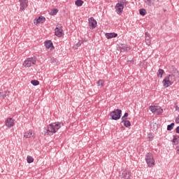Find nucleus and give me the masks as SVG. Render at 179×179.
Masks as SVG:
<instances>
[{
    "label": "nucleus",
    "instance_id": "1",
    "mask_svg": "<svg viewBox=\"0 0 179 179\" xmlns=\"http://www.w3.org/2000/svg\"><path fill=\"white\" fill-rule=\"evenodd\" d=\"M61 127H64V123L62 122H52L45 127L43 131L44 135H49L51 136L52 135H54V134H56V132H58V130L61 129Z\"/></svg>",
    "mask_w": 179,
    "mask_h": 179
},
{
    "label": "nucleus",
    "instance_id": "2",
    "mask_svg": "<svg viewBox=\"0 0 179 179\" xmlns=\"http://www.w3.org/2000/svg\"><path fill=\"white\" fill-rule=\"evenodd\" d=\"M36 64H37V57L34 56V57L27 58L24 61L22 64V66H24V68H31V66H33L34 65H36Z\"/></svg>",
    "mask_w": 179,
    "mask_h": 179
},
{
    "label": "nucleus",
    "instance_id": "3",
    "mask_svg": "<svg viewBox=\"0 0 179 179\" xmlns=\"http://www.w3.org/2000/svg\"><path fill=\"white\" fill-rule=\"evenodd\" d=\"M145 160L146 162L147 166L148 167L152 168L155 166V157H153V154L152 152H147L145 156Z\"/></svg>",
    "mask_w": 179,
    "mask_h": 179
},
{
    "label": "nucleus",
    "instance_id": "4",
    "mask_svg": "<svg viewBox=\"0 0 179 179\" xmlns=\"http://www.w3.org/2000/svg\"><path fill=\"white\" fill-rule=\"evenodd\" d=\"M121 115H122V110H121V109L115 110L110 113V116L111 117L112 120L115 121L120 120V118H121Z\"/></svg>",
    "mask_w": 179,
    "mask_h": 179
},
{
    "label": "nucleus",
    "instance_id": "5",
    "mask_svg": "<svg viewBox=\"0 0 179 179\" xmlns=\"http://www.w3.org/2000/svg\"><path fill=\"white\" fill-rule=\"evenodd\" d=\"M149 109L152 114H155L156 115H162L163 114V108L160 106H151Z\"/></svg>",
    "mask_w": 179,
    "mask_h": 179
},
{
    "label": "nucleus",
    "instance_id": "6",
    "mask_svg": "<svg viewBox=\"0 0 179 179\" xmlns=\"http://www.w3.org/2000/svg\"><path fill=\"white\" fill-rule=\"evenodd\" d=\"M20 2V12L24 10L27 6H29V0H18Z\"/></svg>",
    "mask_w": 179,
    "mask_h": 179
},
{
    "label": "nucleus",
    "instance_id": "7",
    "mask_svg": "<svg viewBox=\"0 0 179 179\" xmlns=\"http://www.w3.org/2000/svg\"><path fill=\"white\" fill-rule=\"evenodd\" d=\"M62 24H57L55 31V36H57V37H62Z\"/></svg>",
    "mask_w": 179,
    "mask_h": 179
},
{
    "label": "nucleus",
    "instance_id": "8",
    "mask_svg": "<svg viewBox=\"0 0 179 179\" xmlns=\"http://www.w3.org/2000/svg\"><path fill=\"white\" fill-rule=\"evenodd\" d=\"M5 125L7 128H12L15 127V120L12 117H8L5 121Z\"/></svg>",
    "mask_w": 179,
    "mask_h": 179
},
{
    "label": "nucleus",
    "instance_id": "9",
    "mask_svg": "<svg viewBox=\"0 0 179 179\" xmlns=\"http://www.w3.org/2000/svg\"><path fill=\"white\" fill-rule=\"evenodd\" d=\"M89 26H90V29H96V26H97V21H96V20H94V17H91L89 19Z\"/></svg>",
    "mask_w": 179,
    "mask_h": 179
},
{
    "label": "nucleus",
    "instance_id": "10",
    "mask_svg": "<svg viewBox=\"0 0 179 179\" xmlns=\"http://www.w3.org/2000/svg\"><path fill=\"white\" fill-rule=\"evenodd\" d=\"M124 6L122 4H120V3H117L115 8V10L116 13H117V15H121L122 13V12H124Z\"/></svg>",
    "mask_w": 179,
    "mask_h": 179
},
{
    "label": "nucleus",
    "instance_id": "11",
    "mask_svg": "<svg viewBox=\"0 0 179 179\" xmlns=\"http://www.w3.org/2000/svg\"><path fill=\"white\" fill-rule=\"evenodd\" d=\"M163 83V86H164V87H169V86H171V85H173L171 82V80L169 79V77L166 76L164 78V79L162 81Z\"/></svg>",
    "mask_w": 179,
    "mask_h": 179
},
{
    "label": "nucleus",
    "instance_id": "12",
    "mask_svg": "<svg viewBox=\"0 0 179 179\" xmlns=\"http://www.w3.org/2000/svg\"><path fill=\"white\" fill-rule=\"evenodd\" d=\"M120 48L121 52H127V51H129L131 50V46L122 44Z\"/></svg>",
    "mask_w": 179,
    "mask_h": 179
},
{
    "label": "nucleus",
    "instance_id": "13",
    "mask_svg": "<svg viewBox=\"0 0 179 179\" xmlns=\"http://www.w3.org/2000/svg\"><path fill=\"white\" fill-rule=\"evenodd\" d=\"M106 38H108V40H110V38H115V37H117V36H118V34L117 33H106L105 34Z\"/></svg>",
    "mask_w": 179,
    "mask_h": 179
},
{
    "label": "nucleus",
    "instance_id": "14",
    "mask_svg": "<svg viewBox=\"0 0 179 179\" xmlns=\"http://www.w3.org/2000/svg\"><path fill=\"white\" fill-rule=\"evenodd\" d=\"M122 178H123V179H131V171H124V172H122Z\"/></svg>",
    "mask_w": 179,
    "mask_h": 179
},
{
    "label": "nucleus",
    "instance_id": "15",
    "mask_svg": "<svg viewBox=\"0 0 179 179\" xmlns=\"http://www.w3.org/2000/svg\"><path fill=\"white\" fill-rule=\"evenodd\" d=\"M45 46L46 47V48L49 49V48H54V45L52 44V41H48L45 42Z\"/></svg>",
    "mask_w": 179,
    "mask_h": 179
},
{
    "label": "nucleus",
    "instance_id": "16",
    "mask_svg": "<svg viewBox=\"0 0 179 179\" xmlns=\"http://www.w3.org/2000/svg\"><path fill=\"white\" fill-rule=\"evenodd\" d=\"M167 78H169V80L171 82V83H174L176 82V76L174 74H169L166 76Z\"/></svg>",
    "mask_w": 179,
    "mask_h": 179
},
{
    "label": "nucleus",
    "instance_id": "17",
    "mask_svg": "<svg viewBox=\"0 0 179 179\" xmlns=\"http://www.w3.org/2000/svg\"><path fill=\"white\" fill-rule=\"evenodd\" d=\"M173 138L172 140L173 144V145H178L179 144V136H173Z\"/></svg>",
    "mask_w": 179,
    "mask_h": 179
},
{
    "label": "nucleus",
    "instance_id": "18",
    "mask_svg": "<svg viewBox=\"0 0 179 179\" xmlns=\"http://www.w3.org/2000/svg\"><path fill=\"white\" fill-rule=\"evenodd\" d=\"M122 122L124 123V126L126 127V128H129V127H131V122H129V120H122Z\"/></svg>",
    "mask_w": 179,
    "mask_h": 179
},
{
    "label": "nucleus",
    "instance_id": "19",
    "mask_svg": "<svg viewBox=\"0 0 179 179\" xmlns=\"http://www.w3.org/2000/svg\"><path fill=\"white\" fill-rule=\"evenodd\" d=\"M145 3L146 5H148V6H152L155 3V0H143Z\"/></svg>",
    "mask_w": 179,
    "mask_h": 179
},
{
    "label": "nucleus",
    "instance_id": "20",
    "mask_svg": "<svg viewBox=\"0 0 179 179\" xmlns=\"http://www.w3.org/2000/svg\"><path fill=\"white\" fill-rule=\"evenodd\" d=\"M164 73V70L159 69L157 71L158 78H163V74Z\"/></svg>",
    "mask_w": 179,
    "mask_h": 179
},
{
    "label": "nucleus",
    "instance_id": "21",
    "mask_svg": "<svg viewBox=\"0 0 179 179\" xmlns=\"http://www.w3.org/2000/svg\"><path fill=\"white\" fill-rule=\"evenodd\" d=\"M139 13L141 16H145V15L148 13V11H146V9L145 8H141L139 10Z\"/></svg>",
    "mask_w": 179,
    "mask_h": 179
},
{
    "label": "nucleus",
    "instance_id": "22",
    "mask_svg": "<svg viewBox=\"0 0 179 179\" xmlns=\"http://www.w3.org/2000/svg\"><path fill=\"white\" fill-rule=\"evenodd\" d=\"M31 135H33V131H29L24 133V138H31Z\"/></svg>",
    "mask_w": 179,
    "mask_h": 179
},
{
    "label": "nucleus",
    "instance_id": "23",
    "mask_svg": "<svg viewBox=\"0 0 179 179\" xmlns=\"http://www.w3.org/2000/svg\"><path fill=\"white\" fill-rule=\"evenodd\" d=\"M36 22L38 23H44V22H45V17H43V16H40L38 17V18L37 19Z\"/></svg>",
    "mask_w": 179,
    "mask_h": 179
},
{
    "label": "nucleus",
    "instance_id": "24",
    "mask_svg": "<svg viewBox=\"0 0 179 179\" xmlns=\"http://www.w3.org/2000/svg\"><path fill=\"white\" fill-rule=\"evenodd\" d=\"M31 83L33 86H38V85H40V81L37 80H31Z\"/></svg>",
    "mask_w": 179,
    "mask_h": 179
},
{
    "label": "nucleus",
    "instance_id": "25",
    "mask_svg": "<svg viewBox=\"0 0 179 179\" xmlns=\"http://www.w3.org/2000/svg\"><path fill=\"white\" fill-rule=\"evenodd\" d=\"M97 86H101V87H104V80H99L97 82Z\"/></svg>",
    "mask_w": 179,
    "mask_h": 179
},
{
    "label": "nucleus",
    "instance_id": "26",
    "mask_svg": "<svg viewBox=\"0 0 179 179\" xmlns=\"http://www.w3.org/2000/svg\"><path fill=\"white\" fill-rule=\"evenodd\" d=\"M84 2L82 0H77L75 2V4L76 5V6H82V5H83Z\"/></svg>",
    "mask_w": 179,
    "mask_h": 179
},
{
    "label": "nucleus",
    "instance_id": "27",
    "mask_svg": "<svg viewBox=\"0 0 179 179\" xmlns=\"http://www.w3.org/2000/svg\"><path fill=\"white\" fill-rule=\"evenodd\" d=\"M57 13H58V9H57V8H54L53 10H52L50 11V15L52 16H55V15H57Z\"/></svg>",
    "mask_w": 179,
    "mask_h": 179
},
{
    "label": "nucleus",
    "instance_id": "28",
    "mask_svg": "<svg viewBox=\"0 0 179 179\" xmlns=\"http://www.w3.org/2000/svg\"><path fill=\"white\" fill-rule=\"evenodd\" d=\"M27 163H33V162H34V158H33L31 156H28L27 157Z\"/></svg>",
    "mask_w": 179,
    "mask_h": 179
},
{
    "label": "nucleus",
    "instance_id": "29",
    "mask_svg": "<svg viewBox=\"0 0 179 179\" xmlns=\"http://www.w3.org/2000/svg\"><path fill=\"white\" fill-rule=\"evenodd\" d=\"M117 2H119L120 5H122L123 6H125L127 5V0H117Z\"/></svg>",
    "mask_w": 179,
    "mask_h": 179
},
{
    "label": "nucleus",
    "instance_id": "30",
    "mask_svg": "<svg viewBox=\"0 0 179 179\" xmlns=\"http://www.w3.org/2000/svg\"><path fill=\"white\" fill-rule=\"evenodd\" d=\"M174 125H175L174 123H171V124H169L167 126V131H172V129H173L174 128Z\"/></svg>",
    "mask_w": 179,
    "mask_h": 179
},
{
    "label": "nucleus",
    "instance_id": "31",
    "mask_svg": "<svg viewBox=\"0 0 179 179\" xmlns=\"http://www.w3.org/2000/svg\"><path fill=\"white\" fill-rule=\"evenodd\" d=\"M6 93H8V91L0 92V99H5L6 97Z\"/></svg>",
    "mask_w": 179,
    "mask_h": 179
},
{
    "label": "nucleus",
    "instance_id": "32",
    "mask_svg": "<svg viewBox=\"0 0 179 179\" xmlns=\"http://www.w3.org/2000/svg\"><path fill=\"white\" fill-rule=\"evenodd\" d=\"M50 62H51V64H58V60L57 59H55V57H51Z\"/></svg>",
    "mask_w": 179,
    "mask_h": 179
},
{
    "label": "nucleus",
    "instance_id": "33",
    "mask_svg": "<svg viewBox=\"0 0 179 179\" xmlns=\"http://www.w3.org/2000/svg\"><path fill=\"white\" fill-rule=\"evenodd\" d=\"M128 115H129L128 113H125L124 114V115L122 117V121L127 120L128 119Z\"/></svg>",
    "mask_w": 179,
    "mask_h": 179
},
{
    "label": "nucleus",
    "instance_id": "34",
    "mask_svg": "<svg viewBox=\"0 0 179 179\" xmlns=\"http://www.w3.org/2000/svg\"><path fill=\"white\" fill-rule=\"evenodd\" d=\"M145 43H146L147 45H150V40L145 39Z\"/></svg>",
    "mask_w": 179,
    "mask_h": 179
},
{
    "label": "nucleus",
    "instance_id": "35",
    "mask_svg": "<svg viewBox=\"0 0 179 179\" xmlns=\"http://www.w3.org/2000/svg\"><path fill=\"white\" fill-rule=\"evenodd\" d=\"M175 108H176V111H178V112H179V107H178V105L175 104Z\"/></svg>",
    "mask_w": 179,
    "mask_h": 179
},
{
    "label": "nucleus",
    "instance_id": "36",
    "mask_svg": "<svg viewBox=\"0 0 179 179\" xmlns=\"http://www.w3.org/2000/svg\"><path fill=\"white\" fill-rule=\"evenodd\" d=\"M176 134H179V126L176 127Z\"/></svg>",
    "mask_w": 179,
    "mask_h": 179
},
{
    "label": "nucleus",
    "instance_id": "37",
    "mask_svg": "<svg viewBox=\"0 0 179 179\" xmlns=\"http://www.w3.org/2000/svg\"><path fill=\"white\" fill-rule=\"evenodd\" d=\"M176 153H178V155H179V147H178V150H176Z\"/></svg>",
    "mask_w": 179,
    "mask_h": 179
},
{
    "label": "nucleus",
    "instance_id": "38",
    "mask_svg": "<svg viewBox=\"0 0 179 179\" xmlns=\"http://www.w3.org/2000/svg\"><path fill=\"white\" fill-rule=\"evenodd\" d=\"M77 45L79 47V46L81 45V43H77Z\"/></svg>",
    "mask_w": 179,
    "mask_h": 179
},
{
    "label": "nucleus",
    "instance_id": "39",
    "mask_svg": "<svg viewBox=\"0 0 179 179\" xmlns=\"http://www.w3.org/2000/svg\"><path fill=\"white\" fill-rule=\"evenodd\" d=\"M148 138H149V139H152V138H153V137H152V136H148Z\"/></svg>",
    "mask_w": 179,
    "mask_h": 179
},
{
    "label": "nucleus",
    "instance_id": "40",
    "mask_svg": "<svg viewBox=\"0 0 179 179\" xmlns=\"http://www.w3.org/2000/svg\"><path fill=\"white\" fill-rule=\"evenodd\" d=\"M148 138H149V139H152V138H153V137H152V136H148Z\"/></svg>",
    "mask_w": 179,
    "mask_h": 179
}]
</instances>
